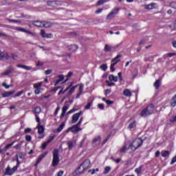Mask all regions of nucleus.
<instances>
[{
	"instance_id": "obj_1",
	"label": "nucleus",
	"mask_w": 176,
	"mask_h": 176,
	"mask_svg": "<svg viewBox=\"0 0 176 176\" xmlns=\"http://www.w3.org/2000/svg\"><path fill=\"white\" fill-rule=\"evenodd\" d=\"M90 168V160H85L77 170L73 173V176L80 175V174H83L85 171H87Z\"/></svg>"
},
{
	"instance_id": "obj_2",
	"label": "nucleus",
	"mask_w": 176,
	"mask_h": 176,
	"mask_svg": "<svg viewBox=\"0 0 176 176\" xmlns=\"http://www.w3.org/2000/svg\"><path fill=\"white\" fill-rule=\"evenodd\" d=\"M153 112H155V105L151 104L141 111L140 116H142V118H146L147 116H149V115H152Z\"/></svg>"
},
{
	"instance_id": "obj_3",
	"label": "nucleus",
	"mask_w": 176,
	"mask_h": 176,
	"mask_svg": "<svg viewBox=\"0 0 176 176\" xmlns=\"http://www.w3.org/2000/svg\"><path fill=\"white\" fill-rule=\"evenodd\" d=\"M142 144H144V140H142L141 138H139L133 141V142L129 145V148H131L133 152H135V151H137L138 148H140V146H142Z\"/></svg>"
},
{
	"instance_id": "obj_4",
	"label": "nucleus",
	"mask_w": 176,
	"mask_h": 176,
	"mask_svg": "<svg viewBox=\"0 0 176 176\" xmlns=\"http://www.w3.org/2000/svg\"><path fill=\"white\" fill-rule=\"evenodd\" d=\"M20 167V161L19 160V158H16V165L14 166L12 168H10V166H8L6 168V172L4 173L5 175H13L16 171H17V169Z\"/></svg>"
},
{
	"instance_id": "obj_5",
	"label": "nucleus",
	"mask_w": 176,
	"mask_h": 176,
	"mask_svg": "<svg viewBox=\"0 0 176 176\" xmlns=\"http://www.w3.org/2000/svg\"><path fill=\"white\" fill-rule=\"evenodd\" d=\"M58 149L55 148L52 153H53V160H52V166L56 167L58 166L60 163V155H58Z\"/></svg>"
},
{
	"instance_id": "obj_6",
	"label": "nucleus",
	"mask_w": 176,
	"mask_h": 176,
	"mask_svg": "<svg viewBox=\"0 0 176 176\" xmlns=\"http://www.w3.org/2000/svg\"><path fill=\"white\" fill-rule=\"evenodd\" d=\"M47 4L48 5V6H52V8H56V6H60V5H61V3L57 0H50L47 1Z\"/></svg>"
},
{
	"instance_id": "obj_7",
	"label": "nucleus",
	"mask_w": 176,
	"mask_h": 176,
	"mask_svg": "<svg viewBox=\"0 0 176 176\" xmlns=\"http://www.w3.org/2000/svg\"><path fill=\"white\" fill-rule=\"evenodd\" d=\"M36 129H38V133L39 134L38 138H43V137H45V134H43V133L45 132V128L43 127V126L38 124Z\"/></svg>"
},
{
	"instance_id": "obj_8",
	"label": "nucleus",
	"mask_w": 176,
	"mask_h": 176,
	"mask_svg": "<svg viewBox=\"0 0 176 176\" xmlns=\"http://www.w3.org/2000/svg\"><path fill=\"white\" fill-rule=\"evenodd\" d=\"M119 12V8H116L113 10L107 16V20H111V19H113L116 14H118V12Z\"/></svg>"
},
{
	"instance_id": "obj_9",
	"label": "nucleus",
	"mask_w": 176,
	"mask_h": 176,
	"mask_svg": "<svg viewBox=\"0 0 176 176\" xmlns=\"http://www.w3.org/2000/svg\"><path fill=\"white\" fill-rule=\"evenodd\" d=\"M69 130H71L72 133H74V134H76V133L82 130V128H79V126L76 124V125H74L72 127H69L68 130L66 131V133H68Z\"/></svg>"
},
{
	"instance_id": "obj_10",
	"label": "nucleus",
	"mask_w": 176,
	"mask_h": 176,
	"mask_svg": "<svg viewBox=\"0 0 176 176\" xmlns=\"http://www.w3.org/2000/svg\"><path fill=\"white\" fill-rule=\"evenodd\" d=\"M82 113L83 111H80V112L74 114L72 117V123H75L77 120H79V118H80V115Z\"/></svg>"
},
{
	"instance_id": "obj_11",
	"label": "nucleus",
	"mask_w": 176,
	"mask_h": 176,
	"mask_svg": "<svg viewBox=\"0 0 176 176\" xmlns=\"http://www.w3.org/2000/svg\"><path fill=\"white\" fill-rule=\"evenodd\" d=\"M46 155H47V151H45V153H43L42 155H41L37 159V161L36 162V164H34L35 167L38 166V164H39V163H41V162H42V160H43V158L46 156Z\"/></svg>"
},
{
	"instance_id": "obj_12",
	"label": "nucleus",
	"mask_w": 176,
	"mask_h": 176,
	"mask_svg": "<svg viewBox=\"0 0 176 176\" xmlns=\"http://www.w3.org/2000/svg\"><path fill=\"white\" fill-rule=\"evenodd\" d=\"M41 35L42 38H52V37L53 36V34L52 33L47 34L45 32V30H41Z\"/></svg>"
},
{
	"instance_id": "obj_13",
	"label": "nucleus",
	"mask_w": 176,
	"mask_h": 176,
	"mask_svg": "<svg viewBox=\"0 0 176 176\" xmlns=\"http://www.w3.org/2000/svg\"><path fill=\"white\" fill-rule=\"evenodd\" d=\"M0 60H9V54L7 52H1L0 54Z\"/></svg>"
},
{
	"instance_id": "obj_14",
	"label": "nucleus",
	"mask_w": 176,
	"mask_h": 176,
	"mask_svg": "<svg viewBox=\"0 0 176 176\" xmlns=\"http://www.w3.org/2000/svg\"><path fill=\"white\" fill-rule=\"evenodd\" d=\"M153 86L154 87H155L156 90L159 89L160 87L162 86V80H156V81L154 82Z\"/></svg>"
},
{
	"instance_id": "obj_15",
	"label": "nucleus",
	"mask_w": 176,
	"mask_h": 176,
	"mask_svg": "<svg viewBox=\"0 0 176 176\" xmlns=\"http://www.w3.org/2000/svg\"><path fill=\"white\" fill-rule=\"evenodd\" d=\"M14 93H16V91H8V92H4L1 94L2 97L3 98H6V97H10V96H12V94H14Z\"/></svg>"
},
{
	"instance_id": "obj_16",
	"label": "nucleus",
	"mask_w": 176,
	"mask_h": 176,
	"mask_svg": "<svg viewBox=\"0 0 176 176\" xmlns=\"http://www.w3.org/2000/svg\"><path fill=\"white\" fill-rule=\"evenodd\" d=\"M67 111H68V106H64L62 108V113L60 116V119H63L64 118V116H65V112H67Z\"/></svg>"
},
{
	"instance_id": "obj_17",
	"label": "nucleus",
	"mask_w": 176,
	"mask_h": 176,
	"mask_svg": "<svg viewBox=\"0 0 176 176\" xmlns=\"http://www.w3.org/2000/svg\"><path fill=\"white\" fill-rule=\"evenodd\" d=\"M68 50L69 52H76V50H78V45H71L68 47Z\"/></svg>"
},
{
	"instance_id": "obj_18",
	"label": "nucleus",
	"mask_w": 176,
	"mask_h": 176,
	"mask_svg": "<svg viewBox=\"0 0 176 176\" xmlns=\"http://www.w3.org/2000/svg\"><path fill=\"white\" fill-rule=\"evenodd\" d=\"M33 24L36 27H39L40 28H42V27H43V22L40 21H35L33 22Z\"/></svg>"
},
{
	"instance_id": "obj_19",
	"label": "nucleus",
	"mask_w": 176,
	"mask_h": 176,
	"mask_svg": "<svg viewBox=\"0 0 176 176\" xmlns=\"http://www.w3.org/2000/svg\"><path fill=\"white\" fill-rule=\"evenodd\" d=\"M127 151V145L126 144H124L123 146H122L120 149V153L121 154H124V153H126Z\"/></svg>"
},
{
	"instance_id": "obj_20",
	"label": "nucleus",
	"mask_w": 176,
	"mask_h": 176,
	"mask_svg": "<svg viewBox=\"0 0 176 176\" xmlns=\"http://www.w3.org/2000/svg\"><path fill=\"white\" fill-rule=\"evenodd\" d=\"M176 105V94L170 99V106L175 107Z\"/></svg>"
},
{
	"instance_id": "obj_21",
	"label": "nucleus",
	"mask_w": 176,
	"mask_h": 176,
	"mask_svg": "<svg viewBox=\"0 0 176 176\" xmlns=\"http://www.w3.org/2000/svg\"><path fill=\"white\" fill-rule=\"evenodd\" d=\"M13 72V67H9L2 75H10Z\"/></svg>"
},
{
	"instance_id": "obj_22",
	"label": "nucleus",
	"mask_w": 176,
	"mask_h": 176,
	"mask_svg": "<svg viewBox=\"0 0 176 176\" xmlns=\"http://www.w3.org/2000/svg\"><path fill=\"white\" fill-rule=\"evenodd\" d=\"M123 94H124V96H125L126 97H131V92L130 91L129 89H125V90H124Z\"/></svg>"
},
{
	"instance_id": "obj_23",
	"label": "nucleus",
	"mask_w": 176,
	"mask_h": 176,
	"mask_svg": "<svg viewBox=\"0 0 176 176\" xmlns=\"http://www.w3.org/2000/svg\"><path fill=\"white\" fill-rule=\"evenodd\" d=\"M109 79L111 80V82H116L118 80V76H115L113 74H111L109 76Z\"/></svg>"
},
{
	"instance_id": "obj_24",
	"label": "nucleus",
	"mask_w": 176,
	"mask_h": 176,
	"mask_svg": "<svg viewBox=\"0 0 176 176\" xmlns=\"http://www.w3.org/2000/svg\"><path fill=\"white\" fill-rule=\"evenodd\" d=\"M161 155L163 157H167V156H170V152L168 151H162Z\"/></svg>"
},
{
	"instance_id": "obj_25",
	"label": "nucleus",
	"mask_w": 176,
	"mask_h": 176,
	"mask_svg": "<svg viewBox=\"0 0 176 176\" xmlns=\"http://www.w3.org/2000/svg\"><path fill=\"white\" fill-rule=\"evenodd\" d=\"M120 57H122V55H120V54H118V55H117V56L116 57H115L111 61L113 62V63H119V61H120Z\"/></svg>"
},
{
	"instance_id": "obj_26",
	"label": "nucleus",
	"mask_w": 176,
	"mask_h": 176,
	"mask_svg": "<svg viewBox=\"0 0 176 176\" xmlns=\"http://www.w3.org/2000/svg\"><path fill=\"white\" fill-rule=\"evenodd\" d=\"M53 24L50 22H44L43 23V27H45V28H49V27H52Z\"/></svg>"
},
{
	"instance_id": "obj_27",
	"label": "nucleus",
	"mask_w": 176,
	"mask_h": 176,
	"mask_svg": "<svg viewBox=\"0 0 176 176\" xmlns=\"http://www.w3.org/2000/svg\"><path fill=\"white\" fill-rule=\"evenodd\" d=\"M100 141H101V138L100 136H98L97 138H95L93 141V144H99Z\"/></svg>"
},
{
	"instance_id": "obj_28",
	"label": "nucleus",
	"mask_w": 176,
	"mask_h": 176,
	"mask_svg": "<svg viewBox=\"0 0 176 176\" xmlns=\"http://www.w3.org/2000/svg\"><path fill=\"white\" fill-rule=\"evenodd\" d=\"M76 87H78V85L72 87L71 88V89L69 90V91L68 92V96H71L72 94V93H74V91H75V89H76Z\"/></svg>"
},
{
	"instance_id": "obj_29",
	"label": "nucleus",
	"mask_w": 176,
	"mask_h": 176,
	"mask_svg": "<svg viewBox=\"0 0 176 176\" xmlns=\"http://www.w3.org/2000/svg\"><path fill=\"white\" fill-rule=\"evenodd\" d=\"M65 126V124L63 123L61 124L59 127L56 129V131L58 133H60V131H61L63 130V129H64V127Z\"/></svg>"
},
{
	"instance_id": "obj_30",
	"label": "nucleus",
	"mask_w": 176,
	"mask_h": 176,
	"mask_svg": "<svg viewBox=\"0 0 176 176\" xmlns=\"http://www.w3.org/2000/svg\"><path fill=\"white\" fill-rule=\"evenodd\" d=\"M109 171H111V166H106L104 168V171L103 174L107 175V174H108V173H109Z\"/></svg>"
},
{
	"instance_id": "obj_31",
	"label": "nucleus",
	"mask_w": 176,
	"mask_h": 176,
	"mask_svg": "<svg viewBox=\"0 0 176 176\" xmlns=\"http://www.w3.org/2000/svg\"><path fill=\"white\" fill-rule=\"evenodd\" d=\"M134 127H135V121H133V122H131L128 126V128L130 129V130H131V129H134Z\"/></svg>"
},
{
	"instance_id": "obj_32",
	"label": "nucleus",
	"mask_w": 176,
	"mask_h": 176,
	"mask_svg": "<svg viewBox=\"0 0 176 176\" xmlns=\"http://www.w3.org/2000/svg\"><path fill=\"white\" fill-rule=\"evenodd\" d=\"M69 149H72L74 148V142L72 141H69L67 142Z\"/></svg>"
},
{
	"instance_id": "obj_33",
	"label": "nucleus",
	"mask_w": 176,
	"mask_h": 176,
	"mask_svg": "<svg viewBox=\"0 0 176 176\" xmlns=\"http://www.w3.org/2000/svg\"><path fill=\"white\" fill-rule=\"evenodd\" d=\"M169 6L173 9H176V2L175 1L170 2L169 4Z\"/></svg>"
},
{
	"instance_id": "obj_34",
	"label": "nucleus",
	"mask_w": 176,
	"mask_h": 176,
	"mask_svg": "<svg viewBox=\"0 0 176 176\" xmlns=\"http://www.w3.org/2000/svg\"><path fill=\"white\" fill-rule=\"evenodd\" d=\"M25 156V154H24L23 153H19V155H16V159H19V157H20V159H23L24 158Z\"/></svg>"
},
{
	"instance_id": "obj_35",
	"label": "nucleus",
	"mask_w": 176,
	"mask_h": 176,
	"mask_svg": "<svg viewBox=\"0 0 176 176\" xmlns=\"http://www.w3.org/2000/svg\"><path fill=\"white\" fill-rule=\"evenodd\" d=\"M7 21H10V23H21V21L20 20L7 19Z\"/></svg>"
},
{
	"instance_id": "obj_36",
	"label": "nucleus",
	"mask_w": 176,
	"mask_h": 176,
	"mask_svg": "<svg viewBox=\"0 0 176 176\" xmlns=\"http://www.w3.org/2000/svg\"><path fill=\"white\" fill-rule=\"evenodd\" d=\"M100 69H102V71H107V69H108V66H107V65L105 64H102V65H100Z\"/></svg>"
},
{
	"instance_id": "obj_37",
	"label": "nucleus",
	"mask_w": 176,
	"mask_h": 176,
	"mask_svg": "<svg viewBox=\"0 0 176 176\" xmlns=\"http://www.w3.org/2000/svg\"><path fill=\"white\" fill-rule=\"evenodd\" d=\"M42 86V82L34 84V89H39Z\"/></svg>"
},
{
	"instance_id": "obj_38",
	"label": "nucleus",
	"mask_w": 176,
	"mask_h": 176,
	"mask_svg": "<svg viewBox=\"0 0 176 176\" xmlns=\"http://www.w3.org/2000/svg\"><path fill=\"white\" fill-rule=\"evenodd\" d=\"M34 113H41V108L39 107H36L34 109Z\"/></svg>"
},
{
	"instance_id": "obj_39",
	"label": "nucleus",
	"mask_w": 176,
	"mask_h": 176,
	"mask_svg": "<svg viewBox=\"0 0 176 176\" xmlns=\"http://www.w3.org/2000/svg\"><path fill=\"white\" fill-rule=\"evenodd\" d=\"M104 52H111V47L108 45H105Z\"/></svg>"
},
{
	"instance_id": "obj_40",
	"label": "nucleus",
	"mask_w": 176,
	"mask_h": 176,
	"mask_svg": "<svg viewBox=\"0 0 176 176\" xmlns=\"http://www.w3.org/2000/svg\"><path fill=\"white\" fill-rule=\"evenodd\" d=\"M111 159L113 160V162H116V163H120V162H122V159H120V158H118L116 160L113 157H111Z\"/></svg>"
},
{
	"instance_id": "obj_41",
	"label": "nucleus",
	"mask_w": 176,
	"mask_h": 176,
	"mask_svg": "<svg viewBox=\"0 0 176 176\" xmlns=\"http://www.w3.org/2000/svg\"><path fill=\"white\" fill-rule=\"evenodd\" d=\"M72 75H74V73H72V72H69L67 75L66 76V77L67 78L65 82H67V80H68L69 78H71V76H72Z\"/></svg>"
},
{
	"instance_id": "obj_42",
	"label": "nucleus",
	"mask_w": 176,
	"mask_h": 176,
	"mask_svg": "<svg viewBox=\"0 0 176 176\" xmlns=\"http://www.w3.org/2000/svg\"><path fill=\"white\" fill-rule=\"evenodd\" d=\"M91 105H92L91 102H88L85 106V109H90V107H91Z\"/></svg>"
},
{
	"instance_id": "obj_43",
	"label": "nucleus",
	"mask_w": 176,
	"mask_h": 176,
	"mask_svg": "<svg viewBox=\"0 0 176 176\" xmlns=\"http://www.w3.org/2000/svg\"><path fill=\"white\" fill-rule=\"evenodd\" d=\"M133 31H140V28H138V25L137 24L133 25Z\"/></svg>"
},
{
	"instance_id": "obj_44",
	"label": "nucleus",
	"mask_w": 176,
	"mask_h": 176,
	"mask_svg": "<svg viewBox=\"0 0 176 176\" xmlns=\"http://www.w3.org/2000/svg\"><path fill=\"white\" fill-rule=\"evenodd\" d=\"M144 61H153V56L145 58Z\"/></svg>"
},
{
	"instance_id": "obj_45",
	"label": "nucleus",
	"mask_w": 176,
	"mask_h": 176,
	"mask_svg": "<svg viewBox=\"0 0 176 176\" xmlns=\"http://www.w3.org/2000/svg\"><path fill=\"white\" fill-rule=\"evenodd\" d=\"M98 108H99V109H104L105 106L103 104H98Z\"/></svg>"
},
{
	"instance_id": "obj_46",
	"label": "nucleus",
	"mask_w": 176,
	"mask_h": 176,
	"mask_svg": "<svg viewBox=\"0 0 176 176\" xmlns=\"http://www.w3.org/2000/svg\"><path fill=\"white\" fill-rule=\"evenodd\" d=\"M49 142H45V143H43V144H42V148H43V149H45L46 148V147L47 146V145H49Z\"/></svg>"
},
{
	"instance_id": "obj_47",
	"label": "nucleus",
	"mask_w": 176,
	"mask_h": 176,
	"mask_svg": "<svg viewBox=\"0 0 176 176\" xmlns=\"http://www.w3.org/2000/svg\"><path fill=\"white\" fill-rule=\"evenodd\" d=\"M79 93L80 94H82L83 93V85H80L79 87Z\"/></svg>"
},
{
	"instance_id": "obj_48",
	"label": "nucleus",
	"mask_w": 176,
	"mask_h": 176,
	"mask_svg": "<svg viewBox=\"0 0 176 176\" xmlns=\"http://www.w3.org/2000/svg\"><path fill=\"white\" fill-rule=\"evenodd\" d=\"M31 131H32V129L31 128H28L25 129L24 133L28 134V133H31Z\"/></svg>"
},
{
	"instance_id": "obj_49",
	"label": "nucleus",
	"mask_w": 176,
	"mask_h": 176,
	"mask_svg": "<svg viewBox=\"0 0 176 176\" xmlns=\"http://www.w3.org/2000/svg\"><path fill=\"white\" fill-rule=\"evenodd\" d=\"M106 83H107V86H109L110 87L115 86V82H109L108 80H106Z\"/></svg>"
},
{
	"instance_id": "obj_50",
	"label": "nucleus",
	"mask_w": 176,
	"mask_h": 176,
	"mask_svg": "<svg viewBox=\"0 0 176 176\" xmlns=\"http://www.w3.org/2000/svg\"><path fill=\"white\" fill-rule=\"evenodd\" d=\"M75 111H78V109L76 108H73L72 109H71L69 111L67 112V115H69V113H74Z\"/></svg>"
},
{
	"instance_id": "obj_51",
	"label": "nucleus",
	"mask_w": 176,
	"mask_h": 176,
	"mask_svg": "<svg viewBox=\"0 0 176 176\" xmlns=\"http://www.w3.org/2000/svg\"><path fill=\"white\" fill-rule=\"evenodd\" d=\"M105 0H99L98 2H97V5H102L103 3H105Z\"/></svg>"
},
{
	"instance_id": "obj_52",
	"label": "nucleus",
	"mask_w": 176,
	"mask_h": 176,
	"mask_svg": "<svg viewBox=\"0 0 176 176\" xmlns=\"http://www.w3.org/2000/svg\"><path fill=\"white\" fill-rule=\"evenodd\" d=\"M25 140H26V141H31V140H32V138L31 137V135H27L26 136H25Z\"/></svg>"
},
{
	"instance_id": "obj_53",
	"label": "nucleus",
	"mask_w": 176,
	"mask_h": 176,
	"mask_svg": "<svg viewBox=\"0 0 176 176\" xmlns=\"http://www.w3.org/2000/svg\"><path fill=\"white\" fill-rule=\"evenodd\" d=\"M57 78H58V80H64V75H63V74H60V75H58V76H57Z\"/></svg>"
},
{
	"instance_id": "obj_54",
	"label": "nucleus",
	"mask_w": 176,
	"mask_h": 176,
	"mask_svg": "<svg viewBox=\"0 0 176 176\" xmlns=\"http://www.w3.org/2000/svg\"><path fill=\"white\" fill-rule=\"evenodd\" d=\"M146 9H148V10H151V9H153V5L149 4L146 7Z\"/></svg>"
},
{
	"instance_id": "obj_55",
	"label": "nucleus",
	"mask_w": 176,
	"mask_h": 176,
	"mask_svg": "<svg viewBox=\"0 0 176 176\" xmlns=\"http://www.w3.org/2000/svg\"><path fill=\"white\" fill-rule=\"evenodd\" d=\"M54 140V135H50V138H49V140H48V141H47V142H48L50 144V142L52 141V140Z\"/></svg>"
},
{
	"instance_id": "obj_56",
	"label": "nucleus",
	"mask_w": 176,
	"mask_h": 176,
	"mask_svg": "<svg viewBox=\"0 0 176 176\" xmlns=\"http://www.w3.org/2000/svg\"><path fill=\"white\" fill-rule=\"evenodd\" d=\"M53 71L52 69H48L45 72V75H50Z\"/></svg>"
},
{
	"instance_id": "obj_57",
	"label": "nucleus",
	"mask_w": 176,
	"mask_h": 176,
	"mask_svg": "<svg viewBox=\"0 0 176 176\" xmlns=\"http://www.w3.org/2000/svg\"><path fill=\"white\" fill-rule=\"evenodd\" d=\"M23 93H24V91H21L18 92L16 94H15L14 97H20V96L21 94H23Z\"/></svg>"
},
{
	"instance_id": "obj_58",
	"label": "nucleus",
	"mask_w": 176,
	"mask_h": 176,
	"mask_svg": "<svg viewBox=\"0 0 176 176\" xmlns=\"http://www.w3.org/2000/svg\"><path fill=\"white\" fill-rule=\"evenodd\" d=\"M2 87H5L6 89H9V87H10V85H7L6 82H3Z\"/></svg>"
},
{
	"instance_id": "obj_59",
	"label": "nucleus",
	"mask_w": 176,
	"mask_h": 176,
	"mask_svg": "<svg viewBox=\"0 0 176 176\" xmlns=\"http://www.w3.org/2000/svg\"><path fill=\"white\" fill-rule=\"evenodd\" d=\"M106 103L107 104V105H112V104H113V101L107 100H106Z\"/></svg>"
},
{
	"instance_id": "obj_60",
	"label": "nucleus",
	"mask_w": 176,
	"mask_h": 176,
	"mask_svg": "<svg viewBox=\"0 0 176 176\" xmlns=\"http://www.w3.org/2000/svg\"><path fill=\"white\" fill-rule=\"evenodd\" d=\"M43 65V62L38 61L36 63V67H42Z\"/></svg>"
},
{
	"instance_id": "obj_61",
	"label": "nucleus",
	"mask_w": 176,
	"mask_h": 176,
	"mask_svg": "<svg viewBox=\"0 0 176 176\" xmlns=\"http://www.w3.org/2000/svg\"><path fill=\"white\" fill-rule=\"evenodd\" d=\"M176 162V155L172 159L171 162H170V164H174V163H175Z\"/></svg>"
},
{
	"instance_id": "obj_62",
	"label": "nucleus",
	"mask_w": 176,
	"mask_h": 176,
	"mask_svg": "<svg viewBox=\"0 0 176 176\" xmlns=\"http://www.w3.org/2000/svg\"><path fill=\"white\" fill-rule=\"evenodd\" d=\"M104 91L105 96H107V94H111V89H105Z\"/></svg>"
},
{
	"instance_id": "obj_63",
	"label": "nucleus",
	"mask_w": 176,
	"mask_h": 176,
	"mask_svg": "<svg viewBox=\"0 0 176 176\" xmlns=\"http://www.w3.org/2000/svg\"><path fill=\"white\" fill-rule=\"evenodd\" d=\"M34 93L35 94H39V93H41V89H39V88H36Z\"/></svg>"
},
{
	"instance_id": "obj_64",
	"label": "nucleus",
	"mask_w": 176,
	"mask_h": 176,
	"mask_svg": "<svg viewBox=\"0 0 176 176\" xmlns=\"http://www.w3.org/2000/svg\"><path fill=\"white\" fill-rule=\"evenodd\" d=\"M63 174H64V171L60 170V171L57 173V176H63Z\"/></svg>"
}]
</instances>
